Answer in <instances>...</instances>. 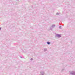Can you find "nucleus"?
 I'll return each instance as SVG.
<instances>
[{"label": "nucleus", "mask_w": 75, "mask_h": 75, "mask_svg": "<svg viewBox=\"0 0 75 75\" xmlns=\"http://www.w3.org/2000/svg\"><path fill=\"white\" fill-rule=\"evenodd\" d=\"M31 59V60H33V59Z\"/></svg>", "instance_id": "7ed1b4c3"}, {"label": "nucleus", "mask_w": 75, "mask_h": 75, "mask_svg": "<svg viewBox=\"0 0 75 75\" xmlns=\"http://www.w3.org/2000/svg\"><path fill=\"white\" fill-rule=\"evenodd\" d=\"M47 43L48 44H50V43L49 42H47Z\"/></svg>", "instance_id": "f257e3e1"}, {"label": "nucleus", "mask_w": 75, "mask_h": 75, "mask_svg": "<svg viewBox=\"0 0 75 75\" xmlns=\"http://www.w3.org/2000/svg\"><path fill=\"white\" fill-rule=\"evenodd\" d=\"M1 30V28H0V30Z\"/></svg>", "instance_id": "39448f33"}, {"label": "nucleus", "mask_w": 75, "mask_h": 75, "mask_svg": "<svg viewBox=\"0 0 75 75\" xmlns=\"http://www.w3.org/2000/svg\"><path fill=\"white\" fill-rule=\"evenodd\" d=\"M59 37H61V36L60 35H59Z\"/></svg>", "instance_id": "20e7f679"}, {"label": "nucleus", "mask_w": 75, "mask_h": 75, "mask_svg": "<svg viewBox=\"0 0 75 75\" xmlns=\"http://www.w3.org/2000/svg\"><path fill=\"white\" fill-rule=\"evenodd\" d=\"M59 28H61V26H59Z\"/></svg>", "instance_id": "f03ea898"}]
</instances>
